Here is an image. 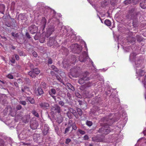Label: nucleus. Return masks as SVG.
<instances>
[{
	"mask_svg": "<svg viewBox=\"0 0 146 146\" xmlns=\"http://www.w3.org/2000/svg\"><path fill=\"white\" fill-rule=\"evenodd\" d=\"M102 120L104 122H107L105 125L100 128L98 130V132L102 133L107 135L111 132V129L109 126L112 124L114 121L111 117L106 116L102 118Z\"/></svg>",
	"mask_w": 146,
	"mask_h": 146,
	"instance_id": "f257e3e1",
	"label": "nucleus"
},
{
	"mask_svg": "<svg viewBox=\"0 0 146 146\" xmlns=\"http://www.w3.org/2000/svg\"><path fill=\"white\" fill-rule=\"evenodd\" d=\"M139 13V12H136L134 9H132L129 11L128 14L126 16L127 19H130L133 20L132 26L134 27H138L139 23L137 15Z\"/></svg>",
	"mask_w": 146,
	"mask_h": 146,
	"instance_id": "f03ea898",
	"label": "nucleus"
},
{
	"mask_svg": "<svg viewBox=\"0 0 146 146\" xmlns=\"http://www.w3.org/2000/svg\"><path fill=\"white\" fill-rule=\"evenodd\" d=\"M88 76L86 73H85L83 75V77L80 78L78 81V82L82 84L84 83L85 81L88 80L89 78L88 77Z\"/></svg>",
	"mask_w": 146,
	"mask_h": 146,
	"instance_id": "7ed1b4c3",
	"label": "nucleus"
},
{
	"mask_svg": "<svg viewBox=\"0 0 146 146\" xmlns=\"http://www.w3.org/2000/svg\"><path fill=\"white\" fill-rule=\"evenodd\" d=\"M100 109L98 107H95L91 110L90 112L91 115L92 114L94 115H98L99 114L100 112L99 111Z\"/></svg>",
	"mask_w": 146,
	"mask_h": 146,
	"instance_id": "20e7f679",
	"label": "nucleus"
},
{
	"mask_svg": "<svg viewBox=\"0 0 146 146\" xmlns=\"http://www.w3.org/2000/svg\"><path fill=\"white\" fill-rule=\"evenodd\" d=\"M88 58V56H87L85 52H84L80 55L79 57V60L81 62H84Z\"/></svg>",
	"mask_w": 146,
	"mask_h": 146,
	"instance_id": "39448f33",
	"label": "nucleus"
},
{
	"mask_svg": "<svg viewBox=\"0 0 146 146\" xmlns=\"http://www.w3.org/2000/svg\"><path fill=\"white\" fill-rule=\"evenodd\" d=\"M37 27L35 25H31L29 27V30L32 34L35 33L37 30Z\"/></svg>",
	"mask_w": 146,
	"mask_h": 146,
	"instance_id": "423d86ee",
	"label": "nucleus"
},
{
	"mask_svg": "<svg viewBox=\"0 0 146 146\" xmlns=\"http://www.w3.org/2000/svg\"><path fill=\"white\" fill-rule=\"evenodd\" d=\"M49 93L51 97L54 99L56 100V97L54 96L56 94V90L54 88L51 89L49 91Z\"/></svg>",
	"mask_w": 146,
	"mask_h": 146,
	"instance_id": "0eeeda50",
	"label": "nucleus"
},
{
	"mask_svg": "<svg viewBox=\"0 0 146 146\" xmlns=\"http://www.w3.org/2000/svg\"><path fill=\"white\" fill-rule=\"evenodd\" d=\"M41 108L43 109H48L49 106V104L46 102H43L39 104Z\"/></svg>",
	"mask_w": 146,
	"mask_h": 146,
	"instance_id": "6e6552de",
	"label": "nucleus"
},
{
	"mask_svg": "<svg viewBox=\"0 0 146 146\" xmlns=\"http://www.w3.org/2000/svg\"><path fill=\"white\" fill-rule=\"evenodd\" d=\"M137 73L138 75L140 77V78L138 79L139 80H140L141 79L140 78H141V77L143 76L144 75L145 76L146 74L144 70H139Z\"/></svg>",
	"mask_w": 146,
	"mask_h": 146,
	"instance_id": "1a4fd4ad",
	"label": "nucleus"
},
{
	"mask_svg": "<svg viewBox=\"0 0 146 146\" xmlns=\"http://www.w3.org/2000/svg\"><path fill=\"white\" fill-rule=\"evenodd\" d=\"M46 20L44 17H42L41 22V25H42V27L44 29L45 28L46 25Z\"/></svg>",
	"mask_w": 146,
	"mask_h": 146,
	"instance_id": "9d476101",
	"label": "nucleus"
},
{
	"mask_svg": "<svg viewBox=\"0 0 146 146\" xmlns=\"http://www.w3.org/2000/svg\"><path fill=\"white\" fill-rule=\"evenodd\" d=\"M140 5L142 9H145L146 8V0H141Z\"/></svg>",
	"mask_w": 146,
	"mask_h": 146,
	"instance_id": "9b49d317",
	"label": "nucleus"
},
{
	"mask_svg": "<svg viewBox=\"0 0 146 146\" xmlns=\"http://www.w3.org/2000/svg\"><path fill=\"white\" fill-rule=\"evenodd\" d=\"M54 28L53 27H48L47 28V34L49 36H50L54 32Z\"/></svg>",
	"mask_w": 146,
	"mask_h": 146,
	"instance_id": "f8f14e48",
	"label": "nucleus"
},
{
	"mask_svg": "<svg viewBox=\"0 0 146 146\" xmlns=\"http://www.w3.org/2000/svg\"><path fill=\"white\" fill-rule=\"evenodd\" d=\"M49 128L45 125L44 126V128L42 132V133L44 135H46L48 133Z\"/></svg>",
	"mask_w": 146,
	"mask_h": 146,
	"instance_id": "ddd939ff",
	"label": "nucleus"
},
{
	"mask_svg": "<svg viewBox=\"0 0 146 146\" xmlns=\"http://www.w3.org/2000/svg\"><path fill=\"white\" fill-rule=\"evenodd\" d=\"M55 41L54 39L53 38H50L49 39V41L47 43L48 45L51 46L54 44V42H53Z\"/></svg>",
	"mask_w": 146,
	"mask_h": 146,
	"instance_id": "4468645a",
	"label": "nucleus"
},
{
	"mask_svg": "<svg viewBox=\"0 0 146 146\" xmlns=\"http://www.w3.org/2000/svg\"><path fill=\"white\" fill-rule=\"evenodd\" d=\"M110 2H111L110 0H104L102 3V6L103 7H105L108 6Z\"/></svg>",
	"mask_w": 146,
	"mask_h": 146,
	"instance_id": "2eb2a0df",
	"label": "nucleus"
},
{
	"mask_svg": "<svg viewBox=\"0 0 146 146\" xmlns=\"http://www.w3.org/2000/svg\"><path fill=\"white\" fill-rule=\"evenodd\" d=\"M21 91L23 92L27 93V92L30 91V88L29 87L25 86L23 87H22Z\"/></svg>",
	"mask_w": 146,
	"mask_h": 146,
	"instance_id": "dca6fc26",
	"label": "nucleus"
},
{
	"mask_svg": "<svg viewBox=\"0 0 146 146\" xmlns=\"http://www.w3.org/2000/svg\"><path fill=\"white\" fill-rule=\"evenodd\" d=\"M36 121H34L33 123H31L30 126L32 129H35L37 128V124L36 123Z\"/></svg>",
	"mask_w": 146,
	"mask_h": 146,
	"instance_id": "f3484780",
	"label": "nucleus"
},
{
	"mask_svg": "<svg viewBox=\"0 0 146 146\" xmlns=\"http://www.w3.org/2000/svg\"><path fill=\"white\" fill-rule=\"evenodd\" d=\"M70 110L71 113H72L74 115L77 119L78 118L77 112L76 111V110H74L72 108H70Z\"/></svg>",
	"mask_w": 146,
	"mask_h": 146,
	"instance_id": "a211bd4d",
	"label": "nucleus"
},
{
	"mask_svg": "<svg viewBox=\"0 0 146 146\" xmlns=\"http://www.w3.org/2000/svg\"><path fill=\"white\" fill-rule=\"evenodd\" d=\"M66 85L68 89L71 90L73 91L75 89L74 87L70 83H68Z\"/></svg>",
	"mask_w": 146,
	"mask_h": 146,
	"instance_id": "6ab92c4d",
	"label": "nucleus"
},
{
	"mask_svg": "<svg viewBox=\"0 0 146 146\" xmlns=\"http://www.w3.org/2000/svg\"><path fill=\"white\" fill-rule=\"evenodd\" d=\"M37 92L38 94L37 96H41L44 93V92L42 89L41 88H38L37 89Z\"/></svg>",
	"mask_w": 146,
	"mask_h": 146,
	"instance_id": "aec40b11",
	"label": "nucleus"
},
{
	"mask_svg": "<svg viewBox=\"0 0 146 146\" xmlns=\"http://www.w3.org/2000/svg\"><path fill=\"white\" fill-rule=\"evenodd\" d=\"M28 75L32 78H35L36 77L35 74L33 71L32 70V69L31 71L28 72Z\"/></svg>",
	"mask_w": 146,
	"mask_h": 146,
	"instance_id": "412c9836",
	"label": "nucleus"
},
{
	"mask_svg": "<svg viewBox=\"0 0 146 146\" xmlns=\"http://www.w3.org/2000/svg\"><path fill=\"white\" fill-rule=\"evenodd\" d=\"M32 70L33 71L35 75L39 74L40 72V70L37 68L32 69Z\"/></svg>",
	"mask_w": 146,
	"mask_h": 146,
	"instance_id": "4be33fe9",
	"label": "nucleus"
},
{
	"mask_svg": "<svg viewBox=\"0 0 146 146\" xmlns=\"http://www.w3.org/2000/svg\"><path fill=\"white\" fill-rule=\"evenodd\" d=\"M104 23L107 26H110L111 25V22L108 19H106L104 21Z\"/></svg>",
	"mask_w": 146,
	"mask_h": 146,
	"instance_id": "5701e85b",
	"label": "nucleus"
},
{
	"mask_svg": "<svg viewBox=\"0 0 146 146\" xmlns=\"http://www.w3.org/2000/svg\"><path fill=\"white\" fill-rule=\"evenodd\" d=\"M32 113L34 115H35L36 117H39V114L35 110H32Z\"/></svg>",
	"mask_w": 146,
	"mask_h": 146,
	"instance_id": "b1692460",
	"label": "nucleus"
},
{
	"mask_svg": "<svg viewBox=\"0 0 146 146\" xmlns=\"http://www.w3.org/2000/svg\"><path fill=\"white\" fill-rule=\"evenodd\" d=\"M27 100L32 104H33L35 103V100L33 98L28 97Z\"/></svg>",
	"mask_w": 146,
	"mask_h": 146,
	"instance_id": "393cba45",
	"label": "nucleus"
},
{
	"mask_svg": "<svg viewBox=\"0 0 146 146\" xmlns=\"http://www.w3.org/2000/svg\"><path fill=\"white\" fill-rule=\"evenodd\" d=\"M142 82L144 86H146V74L145 76L142 78Z\"/></svg>",
	"mask_w": 146,
	"mask_h": 146,
	"instance_id": "a878e982",
	"label": "nucleus"
},
{
	"mask_svg": "<svg viewBox=\"0 0 146 146\" xmlns=\"http://www.w3.org/2000/svg\"><path fill=\"white\" fill-rule=\"evenodd\" d=\"M86 124L88 126L90 127L92 125L93 123L91 121L87 120L86 121Z\"/></svg>",
	"mask_w": 146,
	"mask_h": 146,
	"instance_id": "bb28decb",
	"label": "nucleus"
},
{
	"mask_svg": "<svg viewBox=\"0 0 146 146\" xmlns=\"http://www.w3.org/2000/svg\"><path fill=\"white\" fill-rule=\"evenodd\" d=\"M77 112L78 113V115L81 116L82 114V110L79 108H78L77 109Z\"/></svg>",
	"mask_w": 146,
	"mask_h": 146,
	"instance_id": "cd10ccee",
	"label": "nucleus"
},
{
	"mask_svg": "<svg viewBox=\"0 0 146 146\" xmlns=\"http://www.w3.org/2000/svg\"><path fill=\"white\" fill-rule=\"evenodd\" d=\"M136 38L137 41L138 42H141L142 40V37L139 35H137L136 36Z\"/></svg>",
	"mask_w": 146,
	"mask_h": 146,
	"instance_id": "c85d7f7f",
	"label": "nucleus"
},
{
	"mask_svg": "<svg viewBox=\"0 0 146 146\" xmlns=\"http://www.w3.org/2000/svg\"><path fill=\"white\" fill-rule=\"evenodd\" d=\"M40 86L41 87H42L43 88L45 89L46 88V84L44 82H42L40 84Z\"/></svg>",
	"mask_w": 146,
	"mask_h": 146,
	"instance_id": "c756f323",
	"label": "nucleus"
},
{
	"mask_svg": "<svg viewBox=\"0 0 146 146\" xmlns=\"http://www.w3.org/2000/svg\"><path fill=\"white\" fill-rule=\"evenodd\" d=\"M56 112H58V113H60L61 112V109L60 107L58 105H56Z\"/></svg>",
	"mask_w": 146,
	"mask_h": 146,
	"instance_id": "7c9ffc66",
	"label": "nucleus"
},
{
	"mask_svg": "<svg viewBox=\"0 0 146 146\" xmlns=\"http://www.w3.org/2000/svg\"><path fill=\"white\" fill-rule=\"evenodd\" d=\"M131 2V0H126L124 2V3L125 5H127L130 3Z\"/></svg>",
	"mask_w": 146,
	"mask_h": 146,
	"instance_id": "2f4dec72",
	"label": "nucleus"
},
{
	"mask_svg": "<svg viewBox=\"0 0 146 146\" xmlns=\"http://www.w3.org/2000/svg\"><path fill=\"white\" fill-rule=\"evenodd\" d=\"M56 105H55L54 107H52L51 108L53 112H56Z\"/></svg>",
	"mask_w": 146,
	"mask_h": 146,
	"instance_id": "473e14b6",
	"label": "nucleus"
},
{
	"mask_svg": "<svg viewBox=\"0 0 146 146\" xmlns=\"http://www.w3.org/2000/svg\"><path fill=\"white\" fill-rule=\"evenodd\" d=\"M78 131V132L82 135H84L85 133V132L84 131L80 129H79Z\"/></svg>",
	"mask_w": 146,
	"mask_h": 146,
	"instance_id": "72a5a7b5",
	"label": "nucleus"
},
{
	"mask_svg": "<svg viewBox=\"0 0 146 146\" xmlns=\"http://www.w3.org/2000/svg\"><path fill=\"white\" fill-rule=\"evenodd\" d=\"M22 108V106L21 105H19L16 106V109L17 110H20Z\"/></svg>",
	"mask_w": 146,
	"mask_h": 146,
	"instance_id": "f704fd0d",
	"label": "nucleus"
},
{
	"mask_svg": "<svg viewBox=\"0 0 146 146\" xmlns=\"http://www.w3.org/2000/svg\"><path fill=\"white\" fill-rule=\"evenodd\" d=\"M71 141V140L69 138H67L66 139L65 143L66 144H68Z\"/></svg>",
	"mask_w": 146,
	"mask_h": 146,
	"instance_id": "c9c22d12",
	"label": "nucleus"
},
{
	"mask_svg": "<svg viewBox=\"0 0 146 146\" xmlns=\"http://www.w3.org/2000/svg\"><path fill=\"white\" fill-rule=\"evenodd\" d=\"M4 143L3 141L0 139V146H4Z\"/></svg>",
	"mask_w": 146,
	"mask_h": 146,
	"instance_id": "e433bc0d",
	"label": "nucleus"
},
{
	"mask_svg": "<svg viewBox=\"0 0 146 146\" xmlns=\"http://www.w3.org/2000/svg\"><path fill=\"white\" fill-rule=\"evenodd\" d=\"M7 77L10 79H12L13 78V76L11 74H9L7 76Z\"/></svg>",
	"mask_w": 146,
	"mask_h": 146,
	"instance_id": "4c0bfd02",
	"label": "nucleus"
},
{
	"mask_svg": "<svg viewBox=\"0 0 146 146\" xmlns=\"http://www.w3.org/2000/svg\"><path fill=\"white\" fill-rule=\"evenodd\" d=\"M58 104L61 106H64V102L62 101H59L58 102Z\"/></svg>",
	"mask_w": 146,
	"mask_h": 146,
	"instance_id": "58836bf2",
	"label": "nucleus"
},
{
	"mask_svg": "<svg viewBox=\"0 0 146 146\" xmlns=\"http://www.w3.org/2000/svg\"><path fill=\"white\" fill-rule=\"evenodd\" d=\"M54 129H55V130L57 132L59 129V127L57 125H54Z\"/></svg>",
	"mask_w": 146,
	"mask_h": 146,
	"instance_id": "ea45409f",
	"label": "nucleus"
},
{
	"mask_svg": "<svg viewBox=\"0 0 146 146\" xmlns=\"http://www.w3.org/2000/svg\"><path fill=\"white\" fill-rule=\"evenodd\" d=\"M70 127H68L66 128L65 129V131L64 132V134H66L70 130Z\"/></svg>",
	"mask_w": 146,
	"mask_h": 146,
	"instance_id": "a19ab883",
	"label": "nucleus"
},
{
	"mask_svg": "<svg viewBox=\"0 0 146 146\" xmlns=\"http://www.w3.org/2000/svg\"><path fill=\"white\" fill-rule=\"evenodd\" d=\"M19 55L20 56H25V55L24 54L23 52V51H20L19 52Z\"/></svg>",
	"mask_w": 146,
	"mask_h": 146,
	"instance_id": "79ce46f5",
	"label": "nucleus"
},
{
	"mask_svg": "<svg viewBox=\"0 0 146 146\" xmlns=\"http://www.w3.org/2000/svg\"><path fill=\"white\" fill-rule=\"evenodd\" d=\"M77 127L76 125L75 124V123H74L73 125H72V129H74L75 130L76 129H77Z\"/></svg>",
	"mask_w": 146,
	"mask_h": 146,
	"instance_id": "37998d69",
	"label": "nucleus"
},
{
	"mask_svg": "<svg viewBox=\"0 0 146 146\" xmlns=\"http://www.w3.org/2000/svg\"><path fill=\"white\" fill-rule=\"evenodd\" d=\"M20 104H21L25 106L26 105V102L25 101H20Z\"/></svg>",
	"mask_w": 146,
	"mask_h": 146,
	"instance_id": "c03bdc74",
	"label": "nucleus"
},
{
	"mask_svg": "<svg viewBox=\"0 0 146 146\" xmlns=\"http://www.w3.org/2000/svg\"><path fill=\"white\" fill-rule=\"evenodd\" d=\"M26 36H27V38L30 39L31 38V37L28 32H27L25 34Z\"/></svg>",
	"mask_w": 146,
	"mask_h": 146,
	"instance_id": "a18cd8bd",
	"label": "nucleus"
},
{
	"mask_svg": "<svg viewBox=\"0 0 146 146\" xmlns=\"http://www.w3.org/2000/svg\"><path fill=\"white\" fill-rule=\"evenodd\" d=\"M75 94L77 97L79 98H82V96L78 93L77 92Z\"/></svg>",
	"mask_w": 146,
	"mask_h": 146,
	"instance_id": "49530a36",
	"label": "nucleus"
},
{
	"mask_svg": "<svg viewBox=\"0 0 146 146\" xmlns=\"http://www.w3.org/2000/svg\"><path fill=\"white\" fill-rule=\"evenodd\" d=\"M15 58L16 60H19V55L17 54H15Z\"/></svg>",
	"mask_w": 146,
	"mask_h": 146,
	"instance_id": "de8ad7c7",
	"label": "nucleus"
},
{
	"mask_svg": "<svg viewBox=\"0 0 146 146\" xmlns=\"http://www.w3.org/2000/svg\"><path fill=\"white\" fill-rule=\"evenodd\" d=\"M52 60L51 58H49L48 60V63L49 64H51L52 63Z\"/></svg>",
	"mask_w": 146,
	"mask_h": 146,
	"instance_id": "09e8293b",
	"label": "nucleus"
},
{
	"mask_svg": "<svg viewBox=\"0 0 146 146\" xmlns=\"http://www.w3.org/2000/svg\"><path fill=\"white\" fill-rule=\"evenodd\" d=\"M67 114L69 118H72V115L70 113L68 112Z\"/></svg>",
	"mask_w": 146,
	"mask_h": 146,
	"instance_id": "8fccbe9b",
	"label": "nucleus"
},
{
	"mask_svg": "<svg viewBox=\"0 0 146 146\" xmlns=\"http://www.w3.org/2000/svg\"><path fill=\"white\" fill-rule=\"evenodd\" d=\"M0 82L2 83V84L3 85H5V84H6V82L5 81H4L3 80H1V81H0Z\"/></svg>",
	"mask_w": 146,
	"mask_h": 146,
	"instance_id": "3c124183",
	"label": "nucleus"
},
{
	"mask_svg": "<svg viewBox=\"0 0 146 146\" xmlns=\"http://www.w3.org/2000/svg\"><path fill=\"white\" fill-rule=\"evenodd\" d=\"M56 77L58 80L61 82H62V80L60 78L59 76H56Z\"/></svg>",
	"mask_w": 146,
	"mask_h": 146,
	"instance_id": "603ef678",
	"label": "nucleus"
},
{
	"mask_svg": "<svg viewBox=\"0 0 146 146\" xmlns=\"http://www.w3.org/2000/svg\"><path fill=\"white\" fill-rule=\"evenodd\" d=\"M10 61L13 64H14L15 63V60L14 58H12L10 60Z\"/></svg>",
	"mask_w": 146,
	"mask_h": 146,
	"instance_id": "864d4df0",
	"label": "nucleus"
},
{
	"mask_svg": "<svg viewBox=\"0 0 146 146\" xmlns=\"http://www.w3.org/2000/svg\"><path fill=\"white\" fill-rule=\"evenodd\" d=\"M84 140H88L89 139V137L88 135H85L84 137Z\"/></svg>",
	"mask_w": 146,
	"mask_h": 146,
	"instance_id": "5fc2aeb1",
	"label": "nucleus"
},
{
	"mask_svg": "<svg viewBox=\"0 0 146 146\" xmlns=\"http://www.w3.org/2000/svg\"><path fill=\"white\" fill-rule=\"evenodd\" d=\"M33 56L35 57H36L37 56V53L36 52L34 51L33 52Z\"/></svg>",
	"mask_w": 146,
	"mask_h": 146,
	"instance_id": "6e6d98bb",
	"label": "nucleus"
},
{
	"mask_svg": "<svg viewBox=\"0 0 146 146\" xmlns=\"http://www.w3.org/2000/svg\"><path fill=\"white\" fill-rule=\"evenodd\" d=\"M85 146H93L92 144H89L88 143H87L85 144Z\"/></svg>",
	"mask_w": 146,
	"mask_h": 146,
	"instance_id": "4d7b16f0",
	"label": "nucleus"
},
{
	"mask_svg": "<svg viewBox=\"0 0 146 146\" xmlns=\"http://www.w3.org/2000/svg\"><path fill=\"white\" fill-rule=\"evenodd\" d=\"M51 68H52V69L53 70L54 69H55L56 67H55V66H54V65H52L51 66Z\"/></svg>",
	"mask_w": 146,
	"mask_h": 146,
	"instance_id": "13d9d810",
	"label": "nucleus"
},
{
	"mask_svg": "<svg viewBox=\"0 0 146 146\" xmlns=\"http://www.w3.org/2000/svg\"><path fill=\"white\" fill-rule=\"evenodd\" d=\"M73 69H71V73L72 74V75L73 76H75V75H73V74L72 73L73 72Z\"/></svg>",
	"mask_w": 146,
	"mask_h": 146,
	"instance_id": "bf43d9fd",
	"label": "nucleus"
},
{
	"mask_svg": "<svg viewBox=\"0 0 146 146\" xmlns=\"http://www.w3.org/2000/svg\"><path fill=\"white\" fill-rule=\"evenodd\" d=\"M53 70L56 72H58V70L56 68L55 69H54Z\"/></svg>",
	"mask_w": 146,
	"mask_h": 146,
	"instance_id": "052dcab7",
	"label": "nucleus"
},
{
	"mask_svg": "<svg viewBox=\"0 0 146 146\" xmlns=\"http://www.w3.org/2000/svg\"><path fill=\"white\" fill-rule=\"evenodd\" d=\"M132 39L133 40L134 42H135V39L134 37H132Z\"/></svg>",
	"mask_w": 146,
	"mask_h": 146,
	"instance_id": "680f3d73",
	"label": "nucleus"
},
{
	"mask_svg": "<svg viewBox=\"0 0 146 146\" xmlns=\"http://www.w3.org/2000/svg\"><path fill=\"white\" fill-rule=\"evenodd\" d=\"M11 35L13 36H14V37L15 36V34L14 33H13V32L12 33H11Z\"/></svg>",
	"mask_w": 146,
	"mask_h": 146,
	"instance_id": "e2e57ef3",
	"label": "nucleus"
},
{
	"mask_svg": "<svg viewBox=\"0 0 146 146\" xmlns=\"http://www.w3.org/2000/svg\"><path fill=\"white\" fill-rule=\"evenodd\" d=\"M23 144L24 145H30L29 143H24Z\"/></svg>",
	"mask_w": 146,
	"mask_h": 146,
	"instance_id": "0e129e2a",
	"label": "nucleus"
},
{
	"mask_svg": "<svg viewBox=\"0 0 146 146\" xmlns=\"http://www.w3.org/2000/svg\"><path fill=\"white\" fill-rule=\"evenodd\" d=\"M143 133L145 135H146V130H145L143 132Z\"/></svg>",
	"mask_w": 146,
	"mask_h": 146,
	"instance_id": "69168bd1",
	"label": "nucleus"
},
{
	"mask_svg": "<svg viewBox=\"0 0 146 146\" xmlns=\"http://www.w3.org/2000/svg\"><path fill=\"white\" fill-rule=\"evenodd\" d=\"M18 36V33L16 34L15 35V36L14 37H17Z\"/></svg>",
	"mask_w": 146,
	"mask_h": 146,
	"instance_id": "338daca9",
	"label": "nucleus"
},
{
	"mask_svg": "<svg viewBox=\"0 0 146 146\" xmlns=\"http://www.w3.org/2000/svg\"><path fill=\"white\" fill-rule=\"evenodd\" d=\"M33 65L32 64H31L30 65V66L31 68L32 67H33Z\"/></svg>",
	"mask_w": 146,
	"mask_h": 146,
	"instance_id": "774afa93",
	"label": "nucleus"
}]
</instances>
